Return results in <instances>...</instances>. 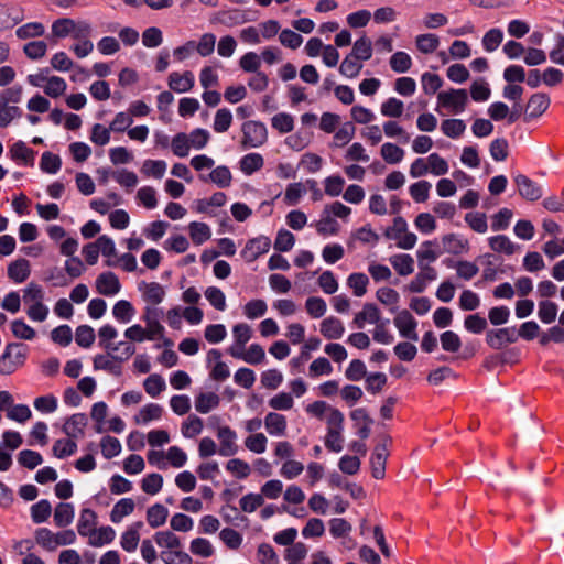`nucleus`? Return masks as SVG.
I'll use <instances>...</instances> for the list:
<instances>
[{
  "label": "nucleus",
  "mask_w": 564,
  "mask_h": 564,
  "mask_svg": "<svg viewBox=\"0 0 564 564\" xmlns=\"http://www.w3.org/2000/svg\"><path fill=\"white\" fill-rule=\"evenodd\" d=\"M161 558L164 564H192L193 562L192 557L180 549L162 551Z\"/></svg>",
  "instance_id": "63"
},
{
  "label": "nucleus",
  "mask_w": 564,
  "mask_h": 564,
  "mask_svg": "<svg viewBox=\"0 0 564 564\" xmlns=\"http://www.w3.org/2000/svg\"><path fill=\"white\" fill-rule=\"evenodd\" d=\"M391 443L389 436H384L379 443L370 457L371 475L376 479H382L386 475V465L389 456L388 445Z\"/></svg>",
  "instance_id": "4"
},
{
  "label": "nucleus",
  "mask_w": 564,
  "mask_h": 564,
  "mask_svg": "<svg viewBox=\"0 0 564 564\" xmlns=\"http://www.w3.org/2000/svg\"><path fill=\"white\" fill-rule=\"evenodd\" d=\"M380 154L389 164H397L403 160L404 151L394 143L387 142L381 145Z\"/></svg>",
  "instance_id": "41"
},
{
  "label": "nucleus",
  "mask_w": 564,
  "mask_h": 564,
  "mask_svg": "<svg viewBox=\"0 0 564 564\" xmlns=\"http://www.w3.org/2000/svg\"><path fill=\"white\" fill-rule=\"evenodd\" d=\"M188 230H189L191 239L193 240V242L195 245L204 243L212 236L210 228L205 223L192 221L188 225Z\"/></svg>",
  "instance_id": "39"
},
{
  "label": "nucleus",
  "mask_w": 564,
  "mask_h": 564,
  "mask_svg": "<svg viewBox=\"0 0 564 564\" xmlns=\"http://www.w3.org/2000/svg\"><path fill=\"white\" fill-rule=\"evenodd\" d=\"M115 536L116 532L111 527H101L99 529H95L88 535V543L91 546L100 547L105 544L111 543Z\"/></svg>",
  "instance_id": "26"
},
{
  "label": "nucleus",
  "mask_w": 564,
  "mask_h": 564,
  "mask_svg": "<svg viewBox=\"0 0 564 564\" xmlns=\"http://www.w3.org/2000/svg\"><path fill=\"white\" fill-rule=\"evenodd\" d=\"M319 332L326 339L336 340L344 336L345 326L339 318L328 316L321 322Z\"/></svg>",
  "instance_id": "17"
},
{
  "label": "nucleus",
  "mask_w": 564,
  "mask_h": 564,
  "mask_svg": "<svg viewBox=\"0 0 564 564\" xmlns=\"http://www.w3.org/2000/svg\"><path fill=\"white\" fill-rule=\"evenodd\" d=\"M513 182L519 195L527 200L534 202L543 195L542 187L527 175L517 174L513 176Z\"/></svg>",
  "instance_id": "7"
},
{
  "label": "nucleus",
  "mask_w": 564,
  "mask_h": 564,
  "mask_svg": "<svg viewBox=\"0 0 564 564\" xmlns=\"http://www.w3.org/2000/svg\"><path fill=\"white\" fill-rule=\"evenodd\" d=\"M239 164L243 174L251 175L252 173L262 169L264 160L263 156L259 153H249L240 159Z\"/></svg>",
  "instance_id": "33"
},
{
  "label": "nucleus",
  "mask_w": 564,
  "mask_h": 564,
  "mask_svg": "<svg viewBox=\"0 0 564 564\" xmlns=\"http://www.w3.org/2000/svg\"><path fill=\"white\" fill-rule=\"evenodd\" d=\"M88 417L84 413H75L66 419L62 431L70 438H80L85 434V427L87 426Z\"/></svg>",
  "instance_id": "14"
},
{
  "label": "nucleus",
  "mask_w": 564,
  "mask_h": 564,
  "mask_svg": "<svg viewBox=\"0 0 564 564\" xmlns=\"http://www.w3.org/2000/svg\"><path fill=\"white\" fill-rule=\"evenodd\" d=\"M45 28L41 22H30L17 29L15 34L21 40L42 36Z\"/></svg>",
  "instance_id": "61"
},
{
  "label": "nucleus",
  "mask_w": 564,
  "mask_h": 564,
  "mask_svg": "<svg viewBox=\"0 0 564 564\" xmlns=\"http://www.w3.org/2000/svg\"><path fill=\"white\" fill-rule=\"evenodd\" d=\"M220 398L214 392H204L196 397L195 409L202 414H206L219 405Z\"/></svg>",
  "instance_id": "29"
},
{
  "label": "nucleus",
  "mask_w": 564,
  "mask_h": 564,
  "mask_svg": "<svg viewBox=\"0 0 564 564\" xmlns=\"http://www.w3.org/2000/svg\"><path fill=\"white\" fill-rule=\"evenodd\" d=\"M442 243L445 252L455 256L466 253L469 250L468 240L458 234L444 235L442 237Z\"/></svg>",
  "instance_id": "18"
},
{
  "label": "nucleus",
  "mask_w": 564,
  "mask_h": 564,
  "mask_svg": "<svg viewBox=\"0 0 564 564\" xmlns=\"http://www.w3.org/2000/svg\"><path fill=\"white\" fill-rule=\"evenodd\" d=\"M393 323L401 337L413 341L419 339V335L416 333L417 322L408 310L400 311L395 315Z\"/></svg>",
  "instance_id": "6"
},
{
  "label": "nucleus",
  "mask_w": 564,
  "mask_h": 564,
  "mask_svg": "<svg viewBox=\"0 0 564 564\" xmlns=\"http://www.w3.org/2000/svg\"><path fill=\"white\" fill-rule=\"evenodd\" d=\"M389 64L393 72L402 74L406 73L411 68L412 58L408 53L399 51L392 54Z\"/></svg>",
  "instance_id": "48"
},
{
  "label": "nucleus",
  "mask_w": 564,
  "mask_h": 564,
  "mask_svg": "<svg viewBox=\"0 0 564 564\" xmlns=\"http://www.w3.org/2000/svg\"><path fill=\"white\" fill-rule=\"evenodd\" d=\"M264 427L270 435L283 436L286 432V419L276 412H270L263 421Z\"/></svg>",
  "instance_id": "21"
},
{
  "label": "nucleus",
  "mask_w": 564,
  "mask_h": 564,
  "mask_svg": "<svg viewBox=\"0 0 564 564\" xmlns=\"http://www.w3.org/2000/svg\"><path fill=\"white\" fill-rule=\"evenodd\" d=\"M163 408L156 403H149L140 409L134 416L135 424H148L151 421L161 419Z\"/></svg>",
  "instance_id": "28"
},
{
  "label": "nucleus",
  "mask_w": 564,
  "mask_h": 564,
  "mask_svg": "<svg viewBox=\"0 0 564 564\" xmlns=\"http://www.w3.org/2000/svg\"><path fill=\"white\" fill-rule=\"evenodd\" d=\"M138 290L141 293L142 300L145 304L159 305L164 301L165 289L158 282L142 281L138 284Z\"/></svg>",
  "instance_id": "11"
},
{
  "label": "nucleus",
  "mask_w": 564,
  "mask_h": 564,
  "mask_svg": "<svg viewBox=\"0 0 564 564\" xmlns=\"http://www.w3.org/2000/svg\"><path fill=\"white\" fill-rule=\"evenodd\" d=\"M200 180L206 182L209 181L216 184L220 188H227L231 185L232 174L226 165H219L215 167L208 176L200 175Z\"/></svg>",
  "instance_id": "23"
},
{
  "label": "nucleus",
  "mask_w": 564,
  "mask_h": 564,
  "mask_svg": "<svg viewBox=\"0 0 564 564\" xmlns=\"http://www.w3.org/2000/svg\"><path fill=\"white\" fill-rule=\"evenodd\" d=\"M242 139L241 148H259L268 140L267 127L260 121H246L241 127Z\"/></svg>",
  "instance_id": "2"
},
{
  "label": "nucleus",
  "mask_w": 564,
  "mask_h": 564,
  "mask_svg": "<svg viewBox=\"0 0 564 564\" xmlns=\"http://www.w3.org/2000/svg\"><path fill=\"white\" fill-rule=\"evenodd\" d=\"M118 336L117 329L111 325H104L98 330L99 346L107 351H117L118 346H115L110 341Z\"/></svg>",
  "instance_id": "49"
},
{
  "label": "nucleus",
  "mask_w": 564,
  "mask_h": 564,
  "mask_svg": "<svg viewBox=\"0 0 564 564\" xmlns=\"http://www.w3.org/2000/svg\"><path fill=\"white\" fill-rule=\"evenodd\" d=\"M166 171V163L163 160H145L142 164L141 172L147 176L162 178Z\"/></svg>",
  "instance_id": "53"
},
{
  "label": "nucleus",
  "mask_w": 564,
  "mask_h": 564,
  "mask_svg": "<svg viewBox=\"0 0 564 564\" xmlns=\"http://www.w3.org/2000/svg\"><path fill=\"white\" fill-rule=\"evenodd\" d=\"M242 310L248 319H257L267 313L268 305L264 300L256 299L247 302Z\"/></svg>",
  "instance_id": "44"
},
{
  "label": "nucleus",
  "mask_w": 564,
  "mask_h": 564,
  "mask_svg": "<svg viewBox=\"0 0 564 564\" xmlns=\"http://www.w3.org/2000/svg\"><path fill=\"white\" fill-rule=\"evenodd\" d=\"M518 340L517 330L514 327H505L499 329H491L487 332L486 341L494 349H501L508 344H513Z\"/></svg>",
  "instance_id": "8"
},
{
  "label": "nucleus",
  "mask_w": 564,
  "mask_h": 564,
  "mask_svg": "<svg viewBox=\"0 0 564 564\" xmlns=\"http://www.w3.org/2000/svg\"><path fill=\"white\" fill-rule=\"evenodd\" d=\"M216 36L213 33H204L198 42L194 41V50L202 56L207 57L214 53Z\"/></svg>",
  "instance_id": "51"
},
{
  "label": "nucleus",
  "mask_w": 564,
  "mask_h": 564,
  "mask_svg": "<svg viewBox=\"0 0 564 564\" xmlns=\"http://www.w3.org/2000/svg\"><path fill=\"white\" fill-rule=\"evenodd\" d=\"M441 130L446 137L456 139L465 132L466 124L462 119H446L442 121Z\"/></svg>",
  "instance_id": "50"
},
{
  "label": "nucleus",
  "mask_w": 564,
  "mask_h": 564,
  "mask_svg": "<svg viewBox=\"0 0 564 564\" xmlns=\"http://www.w3.org/2000/svg\"><path fill=\"white\" fill-rule=\"evenodd\" d=\"M11 332L18 339L32 340L36 336V332L23 319H14L11 323Z\"/></svg>",
  "instance_id": "58"
},
{
  "label": "nucleus",
  "mask_w": 564,
  "mask_h": 564,
  "mask_svg": "<svg viewBox=\"0 0 564 564\" xmlns=\"http://www.w3.org/2000/svg\"><path fill=\"white\" fill-rule=\"evenodd\" d=\"M491 250L496 252H502L506 254H513L516 251V245L505 235H498L488 239Z\"/></svg>",
  "instance_id": "43"
},
{
  "label": "nucleus",
  "mask_w": 564,
  "mask_h": 564,
  "mask_svg": "<svg viewBox=\"0 0 564 564\" xmlns=\"http://www.w3.org/2000/svg\"><path fill=\"white\" fill-rule=\"evenodd\" d=\"M350 54L357 57L359 61L370 59L372 56L371 41L366 36H361L355 42Z\"/></svg>",
  "instance_id": "60"
},
{
  "label": "nucleus",
  "mask_w": 564,
  "mask_h": 564,
  "mask_svg": "<svg viewBox=\"0 0 564 564\" xmlns=\"http://www.w3.org/2000/svg\"><path fill=\"white\" fill-rule=\"evenodd\" d=\"M9 155L13 161L22 162L25 165L33 166L35 151L29 148L23 141H17L9 149Z\"/></svg>",
  "instance_id": "19"
},
{
  "label": "nucleus",
  "mask_w": 564,
  "mask_h": 564,
  "mask_svg": "<svg viewBox=\"0 0 564 564\" xmlns=\"http://www.w3.org/2000/svg\"><path fill=\"white\" fill-rule=\"evenodd\" d=\"M170 89L183 94L189 91L195 85V76L191 70L183 73L172 72L167 78Z\"/></svg>",
  "instance_id": "13"
},
{
  "label": "nucleus",
  "mask_w": 564,
  "mask_h": 564,
  "mask_svg": "<svg viewBox=\"0 0 564 564\" xmlns=\"http://www.w3.org/2000/svg\"><path fill=\"white\" fill-rule=\"evenodd\" d=\"M31 274L30 262L24 259H18L8 265V276L15 283L24 282Z\"/></svg>",
  "instance_id": "22"
},
{
  "label": "nucleus",
  "mask_w": 564,
  "mask_h": 564,
  "mask_svg": "<svg viewBox=\"0 0 564 564\" xmlns=\"http://www.w3.org/2000/svg\"><path fill=\"white\" fill-rule=\"evenodd\" d=\"M36 544L48 552L55 551L59 546L74 544L76 541V533L72 530H63L53 532L47 528H40L34 533Z\"/></svg>",
  "instance_id": "1"
},
{
  "label": "nucleus",
  "mask_w": 564,
  "mask_h": 564,
  "mask_svg": "<svg viewBox=\"0 0 564 564\" xmlns=\"http://www.w3.org/2000/svg\"><path fill=\"white\" fill-rule=\"evenodd\" d=\"M271 247L270 238L265 236H259L253 239H250L245 248L241 250V257L248 261L253 262L261 254H264L269 251Z\"/></svg>",
  "instance_id": "9"
},
{
  "label": "nucleus",
  "mask_w": 564,
  "mask_h": 564,
  "mask_svg": "<svg viewBox=\"0 0 564 564\" xmlns=\"http://www.w3.org/2000/svg\"><path fill=\"white\" fill-rule=\"evenodd\" d=\"M216 436L219 441L218 454L220 456L230 457L238 453L237 433L230 426H218Z\"/></svg>",
  "instance_id": "5"
},
{
  "label": "nucleus",
  "mask_w": 564,
  "mask_h": 564,
  "mask_svg": "<svg viewBox=\"0 0 564 564\" xmlns=\"http://www.w3.org/2000/svg\"><path fill=\"white\" fill-rule=\"evenodd\" d=\"M380 317L379 308L375 304L366 303L362 310L355 315L352 326L357 329H362L367 323L378 324Z\"/></svg>",
  "instance_id": "16"
},
{
  "label": "nucleus",
  "mask_w": 564,
  "mask_h": 564,
  "mask_svg": "<svg viewBox=\"0 0 564 564\" xmlns=\"http://www.w3.org/2000/svg\"><path fill=\"white\" fill-rule=\"evenodd\" d=\"M96 513L91 509H83L77 523V531L82 536H88L96 528Z\"/></svg>",
  "instance_id": "35"
},
{
  "label": "nucleus",
  "mask_w": 564,
  "mask_h": 564,
  "mask_svg": "<svg viewBox=\"0 0 564 564\" xmlns=\"http://www.w3.org/2000/svg\"><path fill=\"white\" fill-rule=\"evenodd\" d=\"M257 558L260 564H279L280 563L276 552L268 543H262L258 546Z\"/></svg>",
  "instance_id": "64"
},
{
  "label": "nucleus",
  "mask_w": 564,
  "mask_h": 564,
  "mask_svg": "<svg viewBox=\"0 0 564 564\" xmlns=\"http://www.w3.org/2000/svg\"><path fill=\"white\" fill-rule=\"evenodd\" d=\"M434 241H424L420 249L416 251L419 265H429V263L436 261L440 257V252H437L433 247Z\"/></svg>",
  "instance_id": "46"
},
{
  "label": "nucleus",
  "mask_w": 564,
  "mask_h": 564,
  "mask_svg": "<svg viewBox=\"0 0 564 564\" xmlns=\"http://www.w3.org/2000/svg\"><path fill=\"white\" fill-rule=\"evenodd\" d=\"M440 37L433 33L420 34L415 37V46L422 54H432L440 46Z\"/></svg>",
  "instance_id": "30"
},
{
  "label": "nucleus",
  "mask_w": 564,
  "mask_h": 564,
  "mask_svg": "<svg viewBox=\"0 0 564 564\" xmlns=\"http://www.w3.org/2000/svg\"><path fill=\"white\" fill-rule=\"evenodd\" d=\"M67 84L59 76H48L46 84L43 86L45 95L51 98H58L65 94Z\"/></svg>",
  "instance_id": "36"
},
{
  "label": "nucleus",
  "mask_w": 564,
  "mask_h": 564,
  "mask_svg": "<svg viewBox=\"0 0 564 564\" xmlns=\"http://www.w3.org/2000/svg\"><path fill=\"white\" fill-rule=\"evenodd\" d=\"M321 339L317 337L308 338L303 345L300 356L290 360V366L294 369L300 368L311 358L310 351L317 350L321 346Z\"/></svg>",
  "instance_id": "27"
},
{
  "label": "nucleus",
  "mask_w": 564,
  "mask_h": 564,
  "mask_svg": "<svg viewBox=\"0 0 564 564\" xmlns=\"http://www.w3.org/2000/svg\"><path fill=\"white\" fill-rule=\"evenodd\" d=\"M154 541L160 547L174 550L181 547V540L171 531H159L154 534Z\"/></svg>",
  "instance_id": "59"
},
{
  "label": "nucleus",
  "mask_w": 564,
  "mask_h": 564,
  "mask_svg": "<svg viewBox=\"0 0 564 564\" xmlns=\"http://www.w3.org/2000/svg\"><path fill=\"white\" fill-rule=\"evenodd\" d=\"M404 111V104L402 100L390 97L381 104L380 112L384 117L400 118Z\"/></svg>",
  "instance_id": "42"
},
{
  "label": "nucleus",
  "mask_w": 564,
  "mask_h": 564,
  "mask_svg": "<svg viewBox=\"0 0 564 564\" xmlns=\"http://www.w3.org/2000/svg\"><path fill=\"white\" fill-rule=\"evenodd\" d=\"M143 387L150 397L155 398L165 390L166 384L162 376L152 373L144 380Z\"/></svg>",
  "instance_id": "54"
},
{
  "label": "nucleus",
  "mask_w": 564,
  "mask_h": 564,
  "mask_svg": "<svg viewBox=\"0 0 564 564\" xmlns=\"http://www.w3.org/2000/svg\"><path fill=\"white\" fill-rule=\"evenodd\" d=\"M22 300L28 306L42 303L44 300L43 288L34 282L29 283L23 290Z\"/></svg>",
  "instance_id": "45"
},
{
  "label": "nucleus",
  "mask_w": 564,
  "mask_h": 564,
  "mask_svg": "<svg viewBox=\"0 0 564 564\" xmlns=\"http://www.w3.org/2000/svg\"><path fill=\"white\" fill-rule=\"evenodd\" d=\"M52 512V506L48 500L42 499L31 507V517L34 523L45 522Z\"/></svg>",
  "instance_id": "57"
},
{
  "label": "nucleus",
  "mask_w": 564,
  "mask_h": 564,
  "mask_svg": "<svg viewBox=\"0 0 564 564\" xmlns=\"http://www.w3.org/2000/svg\"><path fill=\"white\" fill-rule=\"evenodd\" d=\"M143 527L142 521H137L132 523L128 529L122 533L120 545L127 552H133L137 550V546L140 541V530Z\"/></svg>",
  "instance_id": "20"
},
{
  "label": "nucleus",
  "mask_w": 564,
  "mask_h": 564,
  "mask_svg": "<svg viewBox=\"0 0 564 564\" xmlns=\"http://www.w3.org/2000/svg\"><path fill=\"white\" fill-rule=\"evenodd\" d=\"M135 503L131 498H122L117 501L110 512V520L120 523L122 519L134 511Z\"/></svg>",
  "instance_id": "25"
},
{
  "label": "nucleus",
  "mask_w": 564,
  "mask_h": 564,
  "mask_svg": "<svg viewBox=\"0 0 564 564\" xmlns=\"http://www.w3.org/2000/svg\"><path fill=\"white\" fill-rule=\"evenodd\" d=\"M135 314L133 305L127 300L118 301L112 307L113 317L123 324L131 322Z\"/></svg>",
  "instance_id": "34"
},
{
  "label": "nucleus",
  "mask_w": 564,
  "mask_h": 564,
  "mask_svg": "<svg viewBox=\"0 0 564 564\" xmlns=\"http://www.w3.org/2000/svg\"><path fill=\"white\" fill-rule=\"evenodd\" d=\"M74 507L68 502H61L54 511V522L57 527L64 528L69 525L74 520Z\"/></svg>",
  "instance_id": "31"
},
{
  "label": "nucleus",
  "mask_w": 564,
  "mask_h": 564,
  "mask_svg": "<svg viewBox=\"0 0 564 564\" xmlns=\"http://www.w3.org/2000/svg\"><path fill=\"white\" fill-rule=\"evenodd\" d=\"M368 284V276L361 272L351 273L347 278V285L352 290L354 294L358 297H361L367 293Z\"/></svg>",
  "instance_id": "40"
},
{
  "label": "nucleus",
  "mask_w": 564,
  "mask_h": 564,
  "mask_svg": "<svg viewBox=\"0 0 564 564\" xmlns=\"http://www.w3.org/2000/svg\"><path fill=\"white\" fill-rule=\"evenodd\" d=\"M391 265L401 276L410 275L414 272V259L411 254L399 253L389 259Z\"/></svg>",
  "instance_id": "24"
},
{
  "label": "nucleus",
  "mask_w": 564,
  "mask_h": 564,
  "mask_svg": "<svg viewBox=\"0 0 564 564\" xmlns=\"http://www.w3.org/2000/svg\"><path fill=\"white\" fill-rule=\"evenodd\" d=\"M550 98L544 93L533 94L527 104V113L524 119L527 121L540 117L546 111L550 106Z\"/></svg>",
  "instance_id": "15"
},
{
  "label": "nucleus",
  "mask_w": 564,
  "mask_h": 564,
  "mask_svg": "<svg viewBox=\"0 0 564 564\" xmlns=\"http://www.w3.org/2000/svg\"><path fill=\"white\" fill-rule=\"evenodd\" d=\"M74 20L69 18H61L52 23V36L55 39H64L72 34Z\"/></svg>",
  "instance_id": "62"
},
{
  "label": "nucleus",
  "mask_w": 564,
  "mask_h": 564,
  "mask_svg": "<svg viewBox=\"0 0 564 564\" xmlns=\"http://www.w3.org/2000/svg\"><path fill=\"white\" fill-rule=\"evenodd\" d=\"M204 423L197 415L191 414L181 426L182 435L186 438H194L203 431Z\"/></svg>",
  "instance_id": "38"
},
{
  "label": "nucleus",
  "mask_w": 564,
  "mask_h": 564,
  "mask_svg": "<svg viewBox=\"0 0 564 564\" xmlns=\"http://www.w3.org/2000/svg\"><path fill=\"white\" fill-rule=\"evenodd\" d=\"M113 351L108 354H98L93 359V366L95 370H105L112 376L119 377L122 373V367L120 362L123 358H119L112 355Z\"/></svg>",
  "instance_id": "10"
},
{
  "label": "nucleus",
  "mask_w": 564,
  "mask_h": 564,
  "mask_svg": "<svg viewBox=\"0 0 564 564\" xmlns=\"http://www.w3.org/2000/svg\"><path fill=\"white\" fill-rule=\"evenodd\" d=\"M558 307L554 302L544 300L539 303L538 316L544 324H551L556 319Z\"/></svg>",
  "instance_id": "56"
},
{
  "label": "nucleus",
  "mask_w": 564,
  "mask_h": 564,
  "mask_svg": "<svg viewBox=\"0 0 564 564\" xmlns=\"http://www.w3.org/2000/svg\"><path fill=\"white\" fill-rule=\"evenodd\" d=\"M305 310L311 317L319 318L325 315L327 304L325 300L319 296H310L305 301Z\"/></svg>",
  "instance_id": "55"
},
{
  "label": "nucleus",
  "mask_w": 564,
  "mask_h": 564,
  "mask_svg": "<svg viewBox=\"0 0 564 564\" xmlns=\"http://www.w3.org/2000/svg\"><path fill=\"white\" fill-rule=\"evenodd\" d=\"M468 104V94L465 89H448L438 93L437 106L452 113H462Z\"/></svg>",
  "instance_id": "3"
},
{
  "label": "nucleus",
  "mask_w": 564,
  "mask_h": 564,
  "mask_svg": "<svg viewBox=\"0 0 564 564\" xmlns=\"http://www.w3.org/2000/svg\"><path fill=\"white\" fill-rule=\"evenodd\" d=\"M169 510L161 503L151 506L147 511V521L151 528H159L166 522Z\"/></svg>",
  "instance_id": "32"
},
{
  "label": "nucleus",
  "mask_w": 564,
  "mask_h": 564,
  "mask_svg": "<svg viewBox=\"0 0 564 564\" xmlns=\"http://www.w3.org/2000/svg\"><path fill=\"white\" fill-rule=\"evenodd\" d=\"M362 69L360 61L351 54H348L339 66V72L343 76L348 78H355L359 75Z\"/></svg>",
  "instance_id": "47"
},
{
  "label": "nucleus",
  "mask_w": 564,
  "mask_h": 564,
  "mask_svg": "<svg viewBox=\"0 0 564 564\" xmlns=\"http://www.w3.org/2000/svg\"><path fill=\"white\" fill-rule=\"evenodd\" d=\"M77 451L75 438L68 437L67 440L61 438L55 441L52 452L53 455L59 459L72 456Z\"/></svg>",
  "instance_id": "37"
},
{
  "label": "nucleus",
  "mask_w": 564,
  "mask_h": 564,
  "mask_svg": "<svg viewBox=\"0 0 564 564\" xmlns=\"http://www.w3.org/2000/svg\"><path fill=\"white\" fill-rule=\"evenodd\" d=\"M96 290L105 296H113L121 290L118 276L113 272H104L99 274L95 281Z\"/></svg>",
  "instance_id": "12"
},
{
  "label": "nucleus",
  "mask_w": 564,
  "mask_h": 564,
  "mask_svg": "<svg viewBox=\"0 0 564 564\" xmlns=\"http://www.w3.org/2000/svg\"><path fill=\"white\" fill-rule=\"evenodd\" d=\"M503 40V33L500 29L494 28L487 31L482 37V46L486 52L491 53L495 52Z\"/></svg>",
  "instance_id": "52"
}]
</instances>
